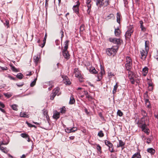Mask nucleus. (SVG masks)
Masks as SVG:
<instances>
[{"label": "nucleus", "instance_id": "1", "mask_svg": "<svg viewBox=\"0 0 158 158\" xmlns=\"http://www.w3.org/2000/svg\"><path fill=\"white\" fill-rule=\"evenodd\" d=\"M138 126L141 128L143 131L145 133L148 134L149 133V130L147 128L146 124L145 119L144 117L142 118L140 120L138 123Z\"/></svg>", "mask_w": 158, "mask_h": 158}, {"label": "nucleus", "instance_id": "2", "mask_svg": "<svg viewBox=\"0 0 158 158\" xmlns=\"http://www.w3.org/2000/svg\"><path fill=\"white\" fill-rule=\"evenodd\" d=\"M104 0H96V4L99 7H101L102 6H107L109 4V0H105L104 2H103Z\"/></svg>", "mask_w": 158, "mask_h": 158}, {"label": "nucleus", "instance_id": "3", "mask_svg": "<svg viewBox=\"0 0 158 158\" xmlns=\"http://www.w3.org/2000/svg\"><path fill=\"white\" fill-rule=\"evenodd\" d=\"M74 73L75 74V77H77L80 82H82L83 81L84 79L81 75L80 71L77 68H75L74 69Z\"/></svg>", "mask_w": 158, "mask_h": 158}, {"label": "nucleus", "instance_id": "4", "mask_svg": "<svg viewBox=\"0 0 158 158\" xmlns=\"http://www.w3.org/2000/svg\"><path fill=\"white\" fill-rule=\"evenodd\" d=\"M134 30L132 26H130L126 32L125 35L126 39H130L131 38L132 34L133 33Z\"/></svg>", "mask_w": 158, "mask_h": 158}, {"label": "nucleus", "instance_id": "5", "mask_svg": "<svg viewBox=\"0 0 158 158\" xmlns=\"http://www.w3.org/2000/svg\"><path fill=\"white\" fill-rule=\"evenodd\" d=\"M116 48L112 47L110 48H108L106 49V52L107 55L109 56H110L114 52H116L118 50V47H116Z\"/></svg>", "mask_w": 158, "mask_h": 158}, {"label": "nucleus", "instance_id": "6", "mask_svg": "<svg viewBox=\"0 0 158 158\" xmlns=\"http://www.w3.org/2000/svg\"><path fill=\"white\" fill-rule=\"evenodd\" d=\"M109 40L110 42L117 45L120 44L122 42L120 39L116 38H110Z\"/></svg>", "mask_w": 158, "mask_h": 158}, {"label": "nucleus", "instance_id": "7", "mask_svg": "<svg viewBox=\"0 0 158 158\" xmlns=\"http://www.w3.org/2000/svg\"><path fill=\"white\" fill-rule=\"evenodd\" d=\"M148 51L144 49H143L140 51L141 59L143 60H144L146 58Z\"/></svg>", "mask_w": 158, "mask_h": 158}, {"label": "nucleus", "instance_id": "8", "mask_svg": "<svg viewBox=\"0 0 158 158\" xmlns=\"http://www.w3.org/2000/svg\"><path fill=\"white\" fill-rule=\"evenodd\" d=\"M62 54L65 59L66 60H68L70 58V55L67 50H63L62 51Z\"/></svg>", "mask_w": 158, "mask_h": 158}, {"label": "nucleus", "instance_id": "9", "mask_svg": "<svg viewBox=\"0 0 158 158\" xmlns=\"http://www.w3.org/2000/svg\"><path fill=\"white\" fill-rule=\"evenodd\" d=\"M80 5V4H77L76 5H74L73 6V9L74 12L76 13L77 15H78L79 12V7Z\"/></svg>", "mask_w": 158, "mask_h": 158}, {"label": "nucleus", "instance_id": "10", "mask_svg": "<svg viewBox=\"0 0 158 158\" xmlns=\"http://www.w3.org/2000/svg\"><path fill=\"white\" fill-rule=\"evenodd\" d=\"M52 92L57 96H59L61 94V93L60 92V88L58 87L55 88L53 90Z\"/></svg>", "mask_w": 158, "mask_h": 158}, {"label": "nucleus", "instance_id": "11", "mask_svg": "<svg viewBox=\"0 0 158 158\" xmlns=\"http://www.w3.org/2000/svg\"><path fill=\"white\" fill-rule=\"evenodd\" d=\"M121 34V31L118 27L117 28H115L114 30V34L116 36H119Z\"/></svg>", "mask_w": 158, "mask_h": 158}, {"label": "nucleus", "instance_id": "12", "mask_svg": "<svg viewBox=\"0 0 158 158\" xmlns=\"http://www.w3.org/2000/svg\"><path fill=\"white\" fill-rule=\"evenodd\" d=\"M125 144V143L123 142L122 140H119V144H118L117 146L118 148L119 147H122V149H123L124 148L123 147Z\"/></svg>", "mask_w": 158, "mask_h": 158}, {"label": "nucleus", "instance_id": "13", "mask_svg": "<svg viewBox=\"0 0 158 158\" xmlns=\"http://www.w3.org/2000/svg\"><path fill=\"white\" fill-rule=\"evenodd\" d=\"M149 41H146L145 43V49L144 50L148 51H149Z\"/></svg>", "mask_w": 158, "mask_h": 158}, {"label": "nucleus", "instance_id": "14", "mask_svg": "<svg viewBox=\"0 0 158 158\" xmlns=\"http://www.w3.org/2000/svg\"><path fill=\"white\" fill-rule=\"evenodd\" d=\"M69 41L68 40H66L64 43V49L63 50H67V49L68 48V45H69Z\"/></svg>", "mask_w": 158, "mask_h": 158}, {"label": "nucleus", "instance_id": "15", "mask_svg": "<svg viewBox=\"0 0 158 158\" xmlns=\"http://www.w3.org/2000/svg\"><path fill=\"white\" fill-rule=\"evenodd\" d=\"M143 72V75L146 76L148 72V68L147 67H145L142 69Z\"/></svg>", "mask_w": 158, "mask_h": 158}, {"label": "nucleus", "instance_id": "16", "mask_svg": "<svg viewBox=\"0 0 158 158\" xmlns=\"http://www.w3.org/2000/svg\"><path fill=\"white\" fill-rule=\"evenodd\" d=\"M132 64H127V63H126L125 64V68L127 70H130L131 69V68H132Z\"/></svg>", "mask_w": 158, "mask_h": 158}, {"label": "nucleus", "instance_id": "17", "mask_svg": "<svg viewBox=\"0 0 158 158\" xmlns=\"http://www.w3.org/2000/svg\"><path fill=\"white\" fill-rule=\"evenodd\" d=\"M107 146L108 147L109 150L111 152H114L113 145L112 143H111L109 144Z\"/></svg>", "mask_w": 158, "mask_h": 158}, {"label": "nucleus", "instance_id": "18", "mask_svg": "<svg viewBox=\"0 0 158 158\" xmlns=\"http://www.w3.org/2000/svg\"><path fill=\"white\" fill-rule=\"evenodd\" d=\"M0 150L6 154H7L9 152V150H7L6 148H4L2 146H0Z\"/></svg>", "mask_w": 158, "mask_h": 158}, {"label": "nucleus", "instance_id": "19", "mask_svg": "<svg viewBox=\"0 0 158 158\" xmlns=\"http://www.w3.org/2000/svg\"><path fill=\"white\" fill-rule=\"evenodd\" d=\"M141 156L139 152H137L134 154L132 156L131 158H141Z\"/></svg>", "mask_w": 158, "mask_h": 158}, {"label": "nucleus", "instance_id": "20", "mask_svg": "<svg viewBox=\"0 0 158 158\" xmlns=\"http://www.w3.org/2000/svg\"><path fill=\"white\" fill-rule=\"evenodd\" d=\"M114 18V15L113 14H109L106 17L105 19L106 20H108L109 19H110L112 18Z\"/></svg>", "mask_w": 158, "mask_h": 158}, {"label": "nucleus", "instance_id": "21", "mask_svg": "<svg viewBox=\"0 0 158 158\" xmlns=\"http://www.w3.org/2000/svg\"><path fill=\"white\" fill-rule=\"evenodd\" d=\"M75 102V100L73 96V95H71L70 97V101L69 102V104H74Z\"/></svg>", "mask_w": 158, "mask_h": 158}, {"label": "nucleus", "instance_id": "22", "mask_svg": "<svg viewBox=\"0 0 158 158\" xmlns=\"http://www.w3.org/2000/svg\"><path fill=\"white\" fill-rule=\"evenodd\" d=\"M147 152L152 154H154L155 152V150L152 148H150L148 149Z\"/></svg>", "mask_w": 158, "mask_h": 158}, {"label": "nucleus", "instance_id": "23", "mask_svg": "<svg viewBox=\"0 0 158 158\" xmlns=\"http://www.w3.org/2000/svg\"><path fill=\"white\" fill-rule=\"evenodd\" d=\"M121 15L119 13L117 14V22L119 24L120 23Z\"/></svg>", "mask_w": 158, "mask_h": 158}, {"label": "nucleus", "instance_id": "24", "mask_svg": "<svg viewBox=\"0 0 158 158\" xmlns=\"http://www.w3.org/2000/svg\"><path fill=\"white\" fill-rule=\"evenodd\" d=\"M53 118L56 119H57L59 118V113L57 112H56L55 114H54L53 116Z\"/></svg>", "mask_w": 158, "mask_h": 158}, {"label": "nucleus", "instance_id": "25", "mask_svg": "<svg viewBox=\"0 0 158 158\" xmlns=\"http://www.w3.org/2000/svg\"><path fill=\"white\" fill-rule=\"evenodd\" d=\"M39 60V58L38 57V55L37 56H35L34 57V61L35 64H37Z\"/></svg>", "mask_w": 158, "mask_h": 158}, {"label": "nucleus", "instance_id": "26", "mask_svg": "<svg viewBox=\"0 0 158 158\" xmlns=\"http://www.w3.org/2000/svg\"><path fill=\"white\" fill-rule=\"evenodd\" d=\"M118 86L117 84L116 83L115 85L114 86L113 90L112 91V93L114 94L116 93V90L118 88Z\"/></svg>", "mask_w": 158, "mask_h": 158}, {"label": "nucleus", "instance_id": "27", "mask_svg": "<svg viewBox=\"0 0 158 158\" xmlns=\"http://www.w3.org/2000/svg\"><path fill=\"white\" fill-rule=\"evenodd\" d=\"M3 94L7 98H10L12 96L11 93H4Z\"/></svg>", "mask_w": 158, "mask_h": 158}, {"label": "nucleus", "instance_id": "28", "mask_svg": "<svg viewBox=\"0 0 158 158\" xmlns=\"http://www.w3.org/2000/svg\"><path fill=\"white\" fill-rule=\"evenodd\" d=\"M23 77V75L21 73H18L16 75L17 78L19 79H22Z\"/></svg>", "mask_w": 158, "mask_h": 158}, {"label": "nucleus", "instance_id": "29", "mask_svg": "<svg viewBox=\"0 0 158 158\" xmlns=\"http://www.w3.org/2000/svg\"><path fill=\"white\" fill-rule=\"evenodd\" d=\"M11 107L13 110H18V106L16 104L13 105L11 106Z\"/></svg>", "mask_w": 158, "mask_h": 158}, {"label": "nucleus", "instance_id": "30", "mask_svg": "<svg viewBox=\"0 0 158 158\" xmlns=\"http://www.w3.org/2000/svg\"><path fill=\"white\" fill-rule=\"evenodd\" d=\"M37 80V78L35 79L34 81H32L30 84V86L31 87L34 86L35 84L36 80Z\"/></svg>", "mask_w": 158, "mask_h": 158}, {"label": "nucleus", "instance_id": "31", "mask_svg": "<svg viewBox=\"0 0 158 158\" xmlns=\"http://www.w3.org/2000/svg\"><path fill=\"white\" fill-rule=\"evenodd\" d=\"M141 111L144 118V117H146L147 116V113L144 110H141Z\"/></svg>", "mask_w": 158, "mask_h": 158}, {"label": "nucleus", "instance_id": "32", "mask_svg": "<svg viewBox=\"0 0 158 158\" xmlns=\"http://www.w3.org/2000/svg\"><path fill=\"white\" fill-rule=\"evenodd\" d=\"M49 86H51V88H52L53 86L54 82L52 81H50L47 82V83Z\"/></svg>", "mask_w": 158, "mask_h": 158}, {"label": "nucleus", "instance_id": "33", "mask_svg": "<svg viewBox=\"0 0 158 158\" xmlns=\"http://www.w3.org/2000/svg\"><path fill=\"white\" fill-rule=\"evenodd\" d=\"M66 111V108L64 107H62L60 109V113H62V114H64L65 113Z\"/></svg>", "mask_w": 158, "mask_h": 158}, {"label": "nucleus", "instance_id": "34", "mask_svg": "<svg viewBox=\"0 0 158 158\" xmlns=\"http://www.w3.org/2000/svg\"><path fill=\"white\" fill-rule=\"evenodd\" d=\"M20 135L23 138H27L29 137V135L26 133H22L20 134Z\"/></svg>", "mask_w": 158, "mask_h": 158}, {"label": "nucleus", "instance_id": "35", "mask_svg": "<svg viewBox=\"0 0 158 158\" xmlns=\"http://www.w3.org/2000/svg\"><path fill=\"white\" fill-rule=\"evenodd\" d=\"M117 114L120 117L122 116L123 114V113L120 110H118L117 112Z\"/></svg>", "mask_w": 158, "mask_h": 158}, {"label": "nucleus", "instance_id": "36", "mask_svg": "<svg viewBox=\"0 0 158 158\" xmlns=\"http://www.w3.org/2000/svg\"><path fill=\"white\" fill-rule=\"evenodd\" d=\"M98 135L100 137H102L104 136V134L102 131H100L98 133Z\"/></svg>", "mask_w": 158, "mask_h": 158}, {"label": "nucleus", "instance_id": "37", "mask_svg": "<svg viewBox=\"0 0 158 158\" xmlns=\"http://www.w3.org/2000/svg\"><path fill=\"white\" fill-rule=\"evenodd\" d=\"M97 149L100 152H101V147L98 144L97 145Z\"/></svg>", "mask_w": 158, "mask_h": 158}, {"label": "nucleus", "instance_id": "38", "mask_svg": "<svg viewBox=\"0 0 158 158\" xmlns=\"http://www.w3.org/2000/svg\"><path fill=\"white\" fill-rule=\"evenodd\" d=\"M10 66L11 67V69L13 71L15 72H18L17 69H16L14 66L11 65Z\"/></svg>", "mask_w": 158, "mask_h": 158}, {"label": "nucleus", "instance_id": "39", "mask_svg": "<svg viewBox=\"0 0 158 158\" xmlns=\"http://www.w3.org/2000/svg\"><path fill=\"white\" fill-rule=\"evenodd\" d=\"M56 95L53 93H52L51 94L50 99L52 100H53Z\"/></svg>", "mask_w": 158, "mask_h": 158}, {"label": "nucleus", "instance_id": "40", "mask_svg": "<svg viewBox=\"0 0 158 158\" xmlns=\"http://www.w3.org/2000/svg\"><path fill=\"white\" fill-rule=\"evenodd\" d=\"M20 116L21 117H28L27 115L24 113H20Z\"/></svg>", "mask_w": 158, "mask_h": 158}, {"label": "nucleus", "instance_id": "41", "mask_svg": "<svg viewBox=\"0 0 158 158\" xmlns=\"http://www.w3.org/2000/svg\"><path fill=\"white\" fill-rule=\"evenodd\" d=\"M90 71L93 73L96 74L97 72V71L94 68L92 69V70L91 69H90Z\"/></svg>", "mask_w": 158, "mask_h": 158}, {"label": "nucleus", "instance_id": "42", "mask_svg": "<svg viewBox=\"0 0 158 158\" xmlns=\"http://www.w3.org/2000/svg\"><path fill=\"white\" fill-rule=\"evenodd\" d=\"M103 74L101 73L98 76V81H100L102 78Z\"/></svg>", "mask_w": 158, "mask_h": 158}, {"label": "nucleus", "instance_id": "43", "mask_svg": "<svg viewBox=\"0 0 158 158\" xmlns=\"http://www.w3.org/2000/svg\"><path fill=\"white\" fill-rule=\"evenodd\" d=\"M24 84L23 82L20 83L19 84L17 83L16 84V85L19 87H21L23 86Z\"/></svg>", "mask_w": 158, "mask_h": 158}, {"label": "nucleus", "instance_id": "44", "mask_svg": "<svg viewBox=\"0 0 158 158\" xmlns=\"http://www.w3.org/2000/svg\"><path fill=\"white\" fill-rule=\"evenodd\" d=\"M86 4L87 5V6L88 8H91V4H90V2H86Z\"/></svg>", "mask_w": 158, "mask_h": 158}, {"label": "nucleus", "instance_id": "45", "mask_svg": "<svg viewBox=\"0 0 158 158\" xmlns=\"http://www.w3.org/2000/svg\"><path fill=\"white\" fill-rule=\"evenodd\" d=\"M80 31H83L84 30V25L83 24H82L80 26Z\"/></svg>", "mask_w": 158, "mask_h": 158}, {"label": "nucleus", "instance_id": "46", "mask_svg": "<svg viewBox=\"0 0 158 158\" xmlns=\"http://www.w3.org/2000/svg\"><path fill=\"white\" fill-rule=\"evenodd\" d=\"M108 75L109 77H112L114 76V73L111 72H108Z\"/></svg>", "mask_w": 158, "mask_h": 158}, {"label": "nucleus", "instance_id": "47", "mask_svg": "<svg viewBox=\"0 0 158 158\" xmlns=\"http://www.w3.org/2000/svg\"><path fill=\"white\" fill-rule=\"evenodd\" d=\"M140 27L141 28V30L142 31H146V28L144 27L143 25H141Z\"/></svg>", "mask_w": 158, "mask_h": 158}, {"label": "nucleus", "instance_id": "48", "mask_svg": "<svg viewBox=\"0 0 158 158\" xmlns=\"http://www.w3.org/2000/svg\"><path fill=\"white\" fill-rule=\"evenodd\" d=\"M126 60L127 61H132L131 58L129 56H127L126 57Z\"/></svg>", "mask_w": 158, "mask_h": 158}, {"label": "nucleus", "instance_id": "49", "mask_svg": "<svg viewBox=\"0 0 158 158\" xmlns=\"http://www.w3.org/2000/svg\"><path fill=\"white\" fill-rule=\"evenodd\" d=\"M105 73V72L104 68L102 67H101L100 73L103 74Z\"/></svg>", "mask_w": 158, "mask_h": 158}, {"label": "nucleus", "instance_id": "50", "mask_svg": "<svg viewBox=\"0 0 158 158\" xmlns=\"http://www.w3.org/2000/svg\"><path fill=\"white\" fill-rule=\"evenodd\" d=\"M111 143L110 141H108L107 140H105V144L107 146H108V145L110 143Z\"/></svg>", "mask_w": 158, "mask_h": 158}, {"label": "nucleus", "instance_id": "51", "mask_svg": "<svg viewBox=\"0 0 158 158\" xmlns=\"http://www.w3.org/2000/svg\"><path fill=\"white\" fill-rule=\"evenodd\" d=\"M60 33L61 34V39H62V38L64 37V32L63 31V29H62L60 31Z\"/></svg>", "mask_w": 158, "mask_h": 158}, {"label": "nucleus", "instance_id": "52", "mask_svg": "<svg viewBox=\"0 0 158 158\" xmlns=\"http://www.w3.org/2000/svg\"><path fill=\"white\" fill-rule=\"evenodd\" d=\"M77 130V128L76 127H73L71 128V132H74Z\"/></svg>", "mask_w": 158, "mask_h": 158}, {"label": "nucleus", "instance_id": "53", "mask_svg": "<svg viewBox=\"0 0 158 158\" xmlns=\"http://www.w3.org/2000/svg\"><path fill=\"white\" fill-rule=\"evenodd\" d=\"M128 76H132V75H133V73L131 71V70H128Z\"/></svg>", "mask_w": 158, "mask_h": 158}, {"label": "nucleus", "instance_id": "54", "mask_svg": "<svg viewBox=\"0 0 158 158\" xmlns=\"http://www.w3.org/2000/svg\"><path fill=\"white\" fill-rule=\"evenodd\" d=\"M65 131L68 133H70L71 132V128L69 129V128H67L65 129Z\"/></svg>", "mask_w": 158, "mask_h": 158}, {"label": "nucleus", "instance_id": "55", "mask_svg": "<svg viewBox=\"0 0 158 158\" xmlns=\"http://www.w3.org/2000/svg\"><path fill=\"white\" fill-rule=\"evenodd\" d=\"M26 123L30 127H33L35 126V125H32L31 124L29 123L28 122H26Z\"/></svg>", "mask_w": 158, "mask_h": 158}, {"label": "nucleus", "instance_id": "56", "mask_svg": "<svg viewBox=\"0 0 158 158\" xmlns=\"http://www.w3.org/2000/svg\"><path fill=\"white\" fill-rule=\"evenodd\" d=\"M9 142L6 143H4L3 142H1L0 141V146H1V145H6Z\"/></svg>", "mask_w": 158, "mask_h": 158}, {"label": "nucleus", "instance_id": "57", "mask_svg": "<svg viewBox=\"0 0 158 158\" xmlns=\"http://www.w3.org/2000/svg\"><path fill=\"white\" fill-rule=\"evenodd\" d=\"M5 106L4 104L1 102H0V107L1 108H4Z\"/></svg>", "mask_w": 158, "mask_h": 158}, {"label": "nucleus", "instance_id": "58", "mask_svg": "<svg viewBox=\"0 0 158 158\" xmlns=\"http://www.w3.org/2000/svg\"><path fill=\"white\" fill-rule=\"evenodd\" d=\"M0 68L1 69H2V70H7L8 69V68L6 67H2L0 66Z\"/></svg>", "mask_w": 158, "mask_h": 158}, {"label": "nucleus", "instance_id": "59", "mask_svg": "<svg viewBox=\"0 0 158 158\" xmlns=\"http://www.w3.org/2000/svg\"><path fill=\"white\" fill-rule=\"evenodd\" d=\"M86 98L89 99H93V98L88 94L86 96Z\"/></svg>", "mask_w": 158, "mask_h": 158}, {"label": "nucleus", "instance_id": "60", "mask_svg": "<svg viewBox=\"0 0 158 158\" xmlns=\"http://www.w3.org/2000/svg\"><path fill=\"white\" fill-rule=\"evenodd\" d=\"M45 127L46 128H47V126L48 125H49L50 123H49V122L48 121H45Z\"/></svg>", "mask_w": 158, "mask_h": 158}, {"label": "nucleus", "instance_id": "61", "mask_svg": "<svg viewBox=\"0 0 158 158\" xmlns=\"http://www.w3.org/2000/svg\"><path fill=\"white\" fill-rule=\"evenodd\" d=\"M130 80L132 84H134L135 83V81L134 79H131Z\"/></svg>", "mask_w": 158, "mask_h": 158}, {"label": "nucleus", "instance_id": "62", "mask_svg": "<svg viewBox=\"0 0 158 158\" xmlns=\"http://www.w3.org/2000/svg\"><path fill=\"white\" fill-rule=\"evenodd\" d=\"M110 158H117L116 155L112 154L111 155Z\"/></svg>", "mask_w": 158, "mask_h": 158}, {"label": "nucleus", "instance_id": "63", "mask_svg": "<svg viewBox=\"0 0 158 158\" xmlns=\"http://www.w3.org/2000/svg\"><path fill=\"white\" fill-rule=\"evenodd\" d=\"M46 43V41L43 40V43L41 46L42 48H43L44 46Z\"/></svg>", "mask_w": 158, "mask_h": 158}, {"label": "nucleus", "instance_id": "64", "mask_svg": "<svg viewBox=\"0 0 158 158\" xmlns=\"http://www.w3.org/2000/svg\"><path fill=\"white\" fill-rule=\"evenodd\" d=\"M0 110L2 112H3V113H5V110L4 109L0 107Z\"/></svg>", "mask_w": 158, "mask_h": 158}]
</instances>
